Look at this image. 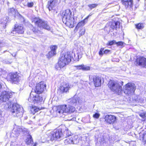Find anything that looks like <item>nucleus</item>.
Here are the masks:
<instances>
[{
    "instance_id": "obj_32",
    "label": "nucleus",
    "mask_w": 146,
    "mask_h": 146,
    "mask_svg": "<svg viewBox=\"0 0 146 146\" xmlns=\"http://www.w3.org/2000/svg\"><path fill=\"white\" fill-rule=\"evenodd\" d=\"M83 64L74 66V69L75 70H82Z\"/></svg>"
},
{
    "instance_id": "obj_42",
    "label": "nucleus",
    "mask_w": 146,
    "mask_h": 146,
    "mask_svg": "<svg viewBox=\"0 0 146 146\" xmlns=\"http://www.w3.org/2000/svg\"><path fill=\"white\" fill-rule=\"evenodd\" d=\"M100 116V114L99 113H96L93 115V117L95 118H98Z\"/></svg>"
},
{
    "instance_id": "obj_48",
    "label": "nucleus",
    "mask_w": 146,
    "mask_h": 146,
    "mask_svg": "<svg viewBox=\"0 0 146 146\" xmlns=\"http://www.w3.org/2000/svg\"><path fill=\"white\" fill-rule=\"evenodd\" d=\"M78 60L79 59V55H78Z\"/></svg>"
},
{
    "instance_id": "obj_6",
    "label": "nucleus",
    "mask_w": 146,
    "mask_h": 146,
    "mask_svg": "<svg viewBox=\"0 0 146 146\" xmlns=\"http://www.w3.org/2000/svg\"><path fill=\"white\" fill-rule=\"evenodd\" d=\"M71 12L70 9H68L62 13V20L64 23L70 28L74 27V19L71 17Z\"/></svg>"
},
{
    "instance_id": "obj_25",
    "label": "nucleus",
    "mask_w": 146,
    "mask_h": 146,
    "mask_svg": "<svg viewBox=\"0 0 146 146\" xmlns=\"http://www.w3.org/2000/svg\"><path fill=\"white\" fill-rule=\"evenodd\" d=\"M40 109L36 106H32L31 109V111L32 113L34 114L36 112L40 110Z\"/></svg>"
},
{
    "instance_id": "obj_5",
    "label": "nucleus",
    "mask_w": 146,
    "mask_h": 146,
    "mask_svg": "<svg viewBox=\"0 0 146 146\" xmlns=\"http://www.w3.org/2000/svg\"><path fill=\"white\" fill-rule=\"evenodd\" d=\"M71 52H67L61 54L58 62L59 67L61 68L68 64L71 60Z\"/></svg>"
},
{
    "instance_id": "obj_18",
    "label": "nucleus",
    "mask_w": 146,
    "mask_h": 146,
    "mask_svg": "<svg viewBox=\"0 0 146 146\" xmlns=\"http://www.w3.org/2000/svg\"><path fill=\"white\" fill-rule=\"evenodd\" d=\"M57 2L58 0H50L49 1H48L46 6V7L50 11L53 9Z\"/></svg>"
},
{
    "instance_id": "obj_21",
    "label": "nucleus",
    "mask_w": 146,
    "mask_h": 146,
    "mask_svg": "<svg viewBox=\"0 0 146 146\" xmlns=\"http://www.w3.org/2000/svg\"><path fill=\"white\" fill-rule=\"evenodd\" d=\"M25 131L20 126L15 125L13 129V131L14 132L16 136H18L19 134Z\"/></svg>"
},
{
    "instance_id": "obj_35",
    "label": "nucleus",
    "mask_w": 146,
    "mask_h": 146,
    "mask_svg": "<svg viewBox=\"0 0 146 146\" xmlns=\"http://www.w3.org/2000/svg\"><path fill=\"white\" fill-rule=\"evenodd\" d=\"M139 116L144 119H146V112H143L139 114Z\"/></svg>"
},
{
    "instance_id": "obj_7",
    "label": "nucleus",
    "mask_w": 146,
    "mask_h": 146,
    "mask_svg": "<svg viewBox=\"0 0 146 146\" xmlns=\"http://www.w3.org/2000/svg\"><path fill=\"white\" fill-rule=\"evenodd\" d=\"M12 96V92L9 91L4 90L2 91L0 95V100L3 102H6L5 107L7 109L11 107L12 104L11 99Z\"/></svg>"
},
{
    "instance_id": "obj_43",
    "label": "nucleus",
    "mask_w": 146,
    "mask_h": 146,
    "mask_svg": "<svg viewBox=\"0 0 146 146\" xmlns=\"http://www.w3.org/2000/svg\"><path fill=\"white\" fill-rule=\"evenodd\" d=\"M123 43H124L121 41L118 42H116L115 44H116L118 46H122L123 44Z\"/></svg>"
},
{
    "instance_id": "obj_15",
    "label": "nucleus",
    "mask_w": 146,
    "mask_h": 146,
    "mask_svg": "<svg viewBox=\"0 0 146 146\" xmlns=\"http://www.w3.org/2000/svg\"><path fill=\"white\" fill-rule=\"evenodd\" d=\"M136 62L137 65L146 67V58L140 57L137 58Z\"/></svg>"
},
{
    "instance_id": "obj_4",
    "label": "nucleus",
    "mask_w": 146,
    "mask_h": 146,
    "mask_svg": "<svg viewBox=\"0 0 146 146\" xmlns=\"http://www.w3.org/2000/svg\"><path fill=\"white\" fill-rule=\"evenodd\" d=\"M123 83H121L117 81L110 80L108 84V86L111 90L118 95H121L123 93L122 86Z\"/></svg>"
},
{
    "instance_id": "obj_28",
    "label": "nucleus",
    "mask_w": 146,
    "mask_h": 146,
    "mask_svg": "<svg viewBox=\"0 0 146 146\" xmlns=\"http://www.w3.org/2000/svg\"><path fill=\"white\" fill-rule=\"evenodd\" d=\"M85 29L84 28H82L80 30L79 32V37L84 35L85 33Z\"/></svg>"
},
{
    "instance_id": "obj_13",
    "label": "nucleus",
    "mask_w": 146,
    "mask_h": 146,
    "mask_svg": "<svg viewBox=\"0 0 146 146\" xmlns=\"http://www.w3.org/2000/svg\"><path fill=\"white\" fill-rule=\"evenodd\" d=\"M120 23L119 22H115L111 23V26L107 25L105 28V30H106L108 33H109L112 30L116 29L119 27Z\"/></svg>"
},
{
    "instance_id": "obj_19",
    "label": "nucleus",
    "mask_w": 146,
    "mask_h": 146,
    "mask_svg": "<svg viewBox=\"0 0 146 146\" xmlns=\"http://www.w3.org/2000/svg\"><path fill=\"white\" fill-rule=\"evenodd\" d=\"M70 85L69 84L67 83H64L61 84L60 87V90L63 92H67L70 88Z\"/></svg>"
},
{
    "instance_id": "obj_47",
    "label": "nucleus",
    "mask_w": 146,
    "mask_h": 146,
    "mask_svg": "<svg viewBox=\"0 0 146 146\" xmlns=\"http://www.w3.org/2000/svg\"><path fill=\"white\" fill-rule=\"evenodd\" d=\"M36 143H35L34 145H33V146H36Z\"/></svg>"
},
{
    "instance_id": "obj_26",
    "label": "nucleus",
    "mask_w": 146,
    "mask_h": 146,
    "mask_svg": "<svg viewBox=\"0 0 146 146\" xmlns=\"http://www.w3.org/2000/svg\"><path fill=\"white\" fill-rule=\"evenodd\" d=\"M133 100H135L136 102H140L142 103L144 100V99L142 98H141L139 96H135L133 98Z\"/></svg>"
},
{
    "instance_id": "obj_12",
    "label": "nucleus",
    "mask_w": 146,
    "mask_h": 146,
    "mask_svg": "<svg viewBox=\"0 0 146 146\" xmlns=\"http://www.w3.org/2000/svg\"><path fill=\"white\" fill-rule=\"evenodd\" d=\"M7 78L10 80L15 83L16 82L19 81L21 77L19 75L17 72L15 73H10L7 76Z\"/></svg>"
},
{
    "instance_id": "obj_45",
    "label": "nucleus",
    "mask_w": 146,
    "mask_h": 146,
    "mask_svg": "<svg viewBox=\"0 0 146 146\" xmlns=\"http://www.w3.org/2000/svg\"><path fill=\"white\" fill-rule=\"evenodd\" d=\"M110 52V50H106L104 51V54H107L108 53Z\"/></svg>"
},
{
    "instance_id": "obj_17",
    "label": "nucleus",
    "mask_w": 146,
    "mask_h": 146,
    "mask_svg": "<svg viewBox=\"0 0 146 146\" xmlns=\"http://www.w3.org/2000/svg\"><path fill=\"white\" fill-rule=\"evenodd\" d=\"M105 121L109 124H112L116 121V117L113 115H106L104 118Z\"/></svg>"
},
{
    "instance_id": "obj_14",
    "label": "nucleus",
    "mask_w": 146,
    "mask_h": 146,
    "mask_svg": "<svg viewBox=\"0 0 146 146\" xmlns=\"http://www.w3.org/2000/svg\"><path fill=\"white\" fill-rule=\"evenodd\" d=\"M89 79L94 82L95 87H98L101 85V80L100 77L95 76H90L89 77Z\"/></svg>"
},
{
    "instance_id": "obj_33",
    "label": "nucleus",
    "mask_w": 146,
    "mask_h": 146,
    "mask_svg": "<svg viewBox=\"0 0 146 146\" xmlns=\"http://www.w3.org/2000/svg\"><path fill=\"white\" fill-rule=\"evenodd\" d=\"M98 5L97 4H89L88 5V7L90 8V10L96 7Z\"/></svg>"
},
{
    "instance_id": "obj_9",
    "label": "nucleus",
    "mask_w": 146,
    "mask_h": 146,
    "mask_svg": "<svg viewBox=\"0 0 146 146\" xmlns=\"http://www.w3.org/2000/svg\"><path fill=\"white\" fill-rule=\"evenodd\" d=\"M135 89V86L134 84L128 83L124 87L123 93L127 95H130L133 94Z\"/></svg>"
},
{
    "instance_id": "obj_41",
    "label": "nucleus",
    "mask_w": 146,
    "mask_h": 146,
    "mask_svg": "<svg viewBox=\"0 0 146 146\" xmlns=\"http://www.w3.org/2000/svg\"><path fill=\"white\" fill-rule=\"evenodd\" d=\"M143 135V139L146 143V130L144 131Z\"/></svg>"
},
{
    "instance_id": "obj_44",
    "label": "nucleus",
    "mask_w": 146,
    "mask_h": 146,
    "mask_svg": "<svg viewBox=\"0 0 146 146\" xmlns=\"http://www.w3.org/2000/svg\"><path fill=\"white\" fill-rule=\"evenodd\" d=\"M80 52H79V51H78V53L80 54H82V52L83 51V49L82 47H80Z\"/></svg>"
},
{
    "instance_id": "obj_39",
    "label": "nucleus",
    "mask_w": 146,
    "mask_h": 146,
    "mask_svg": "<svg viewBox=\"0 0 146 146\" xmlns=\"http://www.w3.org/2000/svg\"><path fill=\"white\" fill-rule=\"evenodd\" d=\"M34 3L33 2H28L27 4V6L29 7H31L33 6Z\"/></svg>"
},
{
    "instance_id": "obj_27",
    "label": "nucleus",
    "mask_w": 146,
    "mask_h": 146,
    "mask_svg": "<svg viewBox=\"0 0 146 146\" xmlns=\"http://www.w3.org/2000/svg\"><path fill=\"white\" fill-rule=\"evenodd\" d=\"M8 14L9 15H15V9L13 8H10L8 9Z\"/></svg>"
},
{
    "instance_id": "obj_3",
    "label": "nucleus",
    "mask_w": 146,
    "mask_h": 146,
    "mask_svg": "<svg viewBox=\"0 0 146 146\" xmlns=\"http://www.w3.org/2000/svg\"><path fill=\"white\" fill-rule=\"evenodd\" d=\"M32 22L34 23L37 28L33 27L32 25L30 26V29L33 32L38 33L42 29H44L48 30H50V28L47 22L43 21L39 18L35 17L32 20Z\"/></svg>"
},
{
    "instance_id": "obj_1",
    "label": "nucleus",
    "mask_w": 146,
    "mask_h": 146,
    "mask_svg": "<svg viewBox=\"0 0 146 146\" xmlns=\"http://www.w3.org/2000/svg\"><path fill=\"white\" fill-rule=\"evenodd\" d=\"M67 101L69 104L68 106L63 105L59 106L57 107L56 111L57 113L60 115H64L69 113L74 112L75 110L74 106L76 104H81L82 102V100L79 98H76L75 96L73 98L68 99Z\"/></svg>"
},
{
    "instance_id": "obj_50",
    "label": "nucleus",
    "mask_w": 146,
    "mask_h": 146,
    "mask_svg": "<svg viewBox=\"0 0 146 146\" xmlns=\"http://www.w3.org/2000/svg\"><path fill=\"white\" fill-rule=\"evenodd\" d=\"M16 55V54H14V55H13V56H15Z\"/></svg>"
},
{
    "instance_id": "obj_2",
    "label": "nucleus",
    "mask_w": 146,
    "mask_h": 146,
    "mask_svg": "<svg viewBox=\"0 0 146 146\" xmlns=\"http://www.w3.org/2000/svg\"><path fill=\"white\" fill-rule=\"evenodd\" d=\"M72 133L66 127L59 129L51 131L48 136L51 141H53L59 138L67 137L71 135Z\"/></svg>"
},
{
    "instance_id": "obj_36",
    "label": "nucleus",
    "mask_w": 146,
    "mask_h": 146,
    "mask_svg": "<svg viewBox=\"0 0 146 146\" xmlns=\"http://www.w3.org/2000/svg\"><path fill=\"white\" fill-rule=\"evenodd\" d=\"M115 44L116 41L115 40H113L112 41H109L107 43V45L108 46H111L113 44Z\"/></svg>"
},
{
    "instance_id": "obj_8",
    "label": "nucleus",
    "mask_w": 146,
    "mask_h": 146,
    "mask_svg": "<svg viewBox=\"0 0 146 146\" xmlns=\"http://www.w3.org/2000/svg\"><path fill=\"white\" fill-rule=\"evenodd\" d=\"M10 111L12 115L17 117H20L22 116L23 114V108L17 104H13L10 107Z\"/></svg>"
},
{
    "instance_id": "obj_40",
    "label": "nucleus",
    "mask_w": 146,
    "mask_h": 146,
    "mask_svg": "<svg viewBox=\"0 0 146 146\" xmlns=\"http://www.w3.org/2000/svg\"><path fill=\"white\" fill-rule=\"evenodd\" d=\"M4 122V121L3 118L0 115V125L3 124Z\"/></svg>"
},
{
    "instance_id": "obj_24",
    "label": "nucleus",
    "mask_w": 146,
    "mask_h": 146,
    "mask_svg": "<svg viewBox=\"0 0 146 146\" xmlns=\"http://www.w3.org/2000/svg\"><path fill=\"white\" fill-rule=\"evenodd\" d=\"M33 143L31 136L30 135H28L27 138L26 139V143L28 145H30Z\"/></svg>"
},
{
    "instance_id": "obj_37",
    "label": "nucleus",
    "mask_w": 146,
    "mask_h": 146,
    "mask_svg": "<svg viewBox=\"0 0 146 146\" xmlns=\"http://www.w3.org/2000/svg\"><path fill=\"white\" fill-rule=\"evenodd\" d=\"M57 48V46L55 45L51 46L50 47L51 50L53 51H56V50Z\"/></svg>"
},
{
    "instance_id": "obj_31",
    "label": "nucleus",
    "mask_w": 146,
    "mask_h": 146,
    "mask_svg": "<svg viewBox=\"0 0 146 146\" xmlns=\"http://www.w3.org/2000/svg\"><path fill=\"white\" fill-rule=\"evenodd\" d=\"M135 27L137 29H141L143 28L144 26L143 23H139L135 25Z\"/></svg>"
},
{
    "instance_id": "obj_46",
    "label": "nucleus",
    "mask_w": 146,
    "mask_h": 146,
    "mask_svg": "<svg viewBox=\"0 0 146 146\" xmlns=\"http://www.w3.org/2000/svg\"><path fill=\"white\" fill-rule=\"evenodd\" d=\"M2 88V86L1 85V83H0V89H1V88Z\"/></svg>"
},
{
    "instance_id": "obj_29",
    "label": "nucleus",
    "mask_w": 146,
    "mask_h": 146,
    "mask_svg": "<svg viewBox=\"0 0 146 146\" xmlns=\"http://www.w3.org/2000/svg\"><path fill=\"white\" fill-rule=\"evenodd\" d=\"M56 54V51H53L51 50L49 52L47 56L48 58H51L52 56L55 55Z\"/></svg>"
},
{
    "instance_id": "obj_49",
    "label": "nucleus",
    "mask_w": 146,
    "mask_h": 146,
    "mask_svg": "<svg viewBox=\"0 0 146 146\" xmlns=\"http://www.w3.org/2000/svg\"><path fill=\"white\" fill-rule=\"evenodd\" d=\"M5 72V74L6 75V74H7L6 73H5V72Z\"/></svg>"
},
{
    "instance_id": "obj_23",
    "label": "nucleus",
    "mask_w": 146,
    "mask_h": 146,
    "mask_svg": "<svg viewBox=\"0 0 146 146\" xmlns=\"http://www.w3.org/2000/svg\"><path fill=\"white\" fill-rule=\"evenodd\" d=\"M71 139L72 140V144H77L79 142V140L78 138V137L77 135L71 137Z\"/></svg>"
},
{
    "instance_id": "obj_38",
    "label": "nucleus",
    "mask_w": 146,
    "mask_h": 146,
    "mask_svg": "<svg viewBox=\"0 0 146 146\" xmlns=\"http://www.w3.org/2000/svg\"><path fill=\"white\" fill-rule=\"evenodd\" d=\"M104 48H101L100 50L99 54V55L101 56H102L103 54H104V52H103L104 51Z\"/></svg>"
},
{
    "instance_id": "obj_11",
    "label": "nucleus",
    "mask_w": 146,
    "mask_h": 146,
    "mask_svg": "<svg viewBox=\"0 0 146 146\" xmlns=\"http://www.w3.org/2000/svg\"><path fill=\"white\" fill-rule=\"evenodd\" d=\"M46 85L43 82H41L37 84L35 90V92L37 94L42 93L46 89Z\"/></svg>"
},
{
    "instance_id": "obj_34",
    "label": "nucleus",
    "mask_w": 146,
    "mask_h": 146,
    "mask_svg": "<svg viewBox=\"0 0 146 146\" xmlns=\"http://www.w3.org/2000/svg\"><path fill=\"white\" fill-rule=\"evenodd\" d=\"M90 66L84 65V64H83L82 68V70L84 71H88L90 70Z\"/></svg>"
},
{
    "instance_id": "obj_22",
    "label": "nucleus",
    "mask_w": 146,
    "mask_h": 146,
    "mask_svg": "<svg viewBox=\"0 0 146 146\" xmlns=\"http://www.w3.org/2000/svg\"><path fill=\"white\" fill-rule=\"evenodd\" d=\"M90 15H89V16H87L84 20L82 21L79 23L77 25L75 29L74 30V32L76 33L77 32L78 29L81 27L83 26L85 24V22L86 20H87L89 17Z\"/></svg>"
},
{
    "instance_id": "obj_16",
    "label": "nucleus",
    "mask_w": 146,
    "mask_h": 146,
    "mask_svg": "<svg viewBox=\"0 0 146 146\" xmlns=\"http://www.w3.org/2000/svg\"><path fill=\"white\" fill-rule=\"evenodd\" d=\"M121 2L126 8L132 9L133 0H121Z\"/></svg>"
},
{
    "instance_id": "obj_20",
    "label": "nucleus",
    "mask_w": 146,
    "mask_h": 146,
    "mask_svg": "<svg viewBox=\"0 0 146 146\" xmlns=\"http://www.w3.org/2000/svg\"><path fill=\"white\" fill-rule=\"evenodd\" d=\"M15 31L18 34H23L24 32V29L22 25H15L14 27L13 32Z\"/></svg>"
},
{
    "instance_id": "obj_10",
    "label": "nucleus",
    "mask_w": 146,
    "mask_h": 146,
    "mask_svg": "<svg viewBox=\"0 0 146 146\" xmlns=\"http://www.w3.org/2000/svg\"><path fill=\"white\" fill-rule=\"evenodd\" d=\"M34 92H32L30 94V97L28 98V101L30 102H33L35 103L41 102L43 99L42 95L37 94Z\"/></svg>"
},
{
    "instance_id": "obj_30",
    "label": "nucleus",
    "mask_w": 146,
    "mask_h": 146,
    "mask_svg": "<svg viewBox=\"0 0 146 146\" xmlns=\"http://www.w3.org/2000/svg\"><path fill=\"white\" fill-rule=\"evenodd\" d=\"M64 144L66 145L69 144H72V139H71V137L70 138L66 139L64 140Z\"/></svg>"
}]
</instances>
